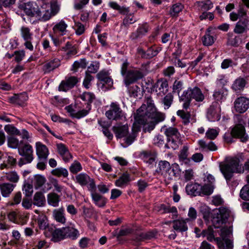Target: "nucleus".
Listing matches in <instances>:
<instances>
[{"label": "nucleus", "mask_w": 249, "mask_h": 249, "mask_svg": "<svg viewBox=\"0 0 249 249\" xmlns=\"http://www.w3.org/2000/svg\"><path fill=\"white\" fill-rule=\"evenodd\" d=\"M220 170L227 183L231 186H235L238 184L236 180L231 182L234 173H241L244 171V168L239 164V160L236 158H231L227 159L225 162L219 165Z\"/></svg>", "instance_id": "1"}, {"label": "nucleus", "mask_w": 249, "mask_h": 249, "mask_svg": "<svg viewBox=\"0 0 249 249\" xmlns=\"http://www.w3.org/2000/svg\"><path fill=\"white\" fill-rule=\"evenodd\" d=\"M205 99V96L201 89L198 87L193 88H189L187 90L184 91L183 94L180 97V100L184 102L183 107L185 109H187L191 103L192 99H194L196 102H202Z\"/></svg>", "instance_id": "2"}, {"label": "nucleus", "mask_w": 249, "mask_h": 249, "mask_svg": "<svg viewBox=\"0 0 249 249\" xmlns=\"http://www.w3.org/2000/svg\"><path fill=\"white\" fill-rule=\"evenodd\" d=\"M156 110L153 100L151 97H148L144 103L137 110L136 114L135 115V120L139 124H145L146 123L145 116Z\"/></svg>", "instance_id": "3"}, {"label": "nucleus", "mask_w": 249, "mask_h": 249, "mask_svg": "<svg viewBox=\"0 0 249 249\" xmlns=\"http://www.w3.org/2000/svg\"><path fill=\"white\" fill-rule=\"evenodd\" d=\"M21 143L22 142L21 141L18 147V154L21 156L18 162L19 167L31 163L34 159L32 146L27 143H25L23 145H21Z\"/></svg>", "instance_id": "4"}, {"label": "nucleus", "mask_w": 249, "mask_h": 249, "mask_svg": "<svg viewBox=\"0 0 249 249\" xmlns=\"http://www.w3.org/2000/svg\"><path fill=\"white\" fill-rule=\"evenodd\" d=\"M108 5L111 8L117 10L119 13L122 15H125L124 18L122 26L128 27L137 21V19L134 17L133 14H129L130 12L129 8L124 6H121L116 2L110 1L108 3Z\"/></svg>", "instance_id": "5"}, {"label": "nucleus", "mask_w": 249, "mask_h": 249, "mask_svg": "<svg viewBox=\"0 0 249 249\" xmlns=\"http://www.w3.org/2000/svg\"><path fill=\"white\" fill-rule=\"evenodd\" d=\"M107 107L108 109L106 111L105 115L108 119L118 121L125 118V114L117 103L112 102Z\"/></svg>", "instance_id": "6"}, {"label": "nucleus", "mask_w": 249, "mask_h": 249, "mask_svg": "<svg viewBox=\"0 0 249 249\" xmlns=\"http://www.w3.org/2000/svg\"><path fill=\"white\" fill-rule=\"evenodd\" d=\"M146 117L151 118L152 120L149 123H147V128L148 131H150L154 129L156 124L164 120L165 115L164 113L157 111L156 110L153 112H151L145 116L146 120H147ZM147 121H146V123L145 124H147Z\"/></svg>", "instance_id": "7"}, {"label": "nucleus", "mask_w": 249, "mask_h": 249, "mask_svg": "<svg viewBox=\"0 0 249 249\" xmlns=\"http://www.w3.org/2000/svg\"><path fill=\"white\" fill-rule=\"evenodd\" d=\"M123 82L126 87L128 88L129 85L142 79L143 77L142 71L137 70H128L127 73L123 76Z\"/></svg>", "instance_id": "8"}, {"label": "nucleus", "mask_w": 249, "mask_h": 249, "mask_svg": "<svg viewBox=\"0 0 249 249\" xmlns=\"http://www.w3.org/2000/svg\"><path fill=\"white\" fill-rule=\"evenodd\" d=\"M76 182L81 186H87L89 189L92 191L95 188V184L93 179L86 173H80L75 176Z\"/></svg>", "instance_id": "9"}, {"label": "nucleus", "mask_w": 249, "mask_h": 249, "mask_svg": "<svg viewBox=\"0 0 249 249\" xmlns=\"http://www.w3.org/2000/svg\"><path fill=\"white\" fill-rule=\"evenodd\" d=\"M230 231L229 230L222 228L221 231V236L223 238V241L221 240L220 238H217V245L219 249H233V242L229 239H225L224 237L227 234H229Z\"/></svg>", "instance_id": "10"}, {"label": "nucleus", "mask_w": 249, "mask_h": 249, "mask_svg": "<svg viewBox=\"0 0 249 249\" xmlns=\"http://www.w3.org/2000/svg\"><path fill=\"white\" fill-rule=\"evenodd\" d=\"M220 107L217 102H213L208 109L207 117L211 122L218 121L220 119Z\"/></svg>", "instance_id": "11"}, {"label": "nucleus", "mask_w": 249, "mask_h": 249, "mask_svg": "<svg viewBox=\"0 0 249 249\" xmlns=\"http://www.w3.org/2000/svg\"><path fill=\"white\" fill-rule=\"evenodd\" d=\"M234 106L237 112L244 113L249 108V99L245 97H239L235 99Z\"/></svg>", "instance_id": "12"}, {"label": "nucleus", "mask_w": 249, "mask_h": 249, "mask_svg": "<svg viewBox=\"0 0 249 249\" xmlns=\"http://www.w3.org/2000/svg\"><path fill=\"white\" fill-rule=\"evenodd\" d=\"M149 30V25L147 23L140 25L137 30L131 33L129 38L132 41H136L145 36Z\"/></svg>", "instance_id": "13"}, {"label": "nucleus", "mask_w": 249, "mask_h": 249, "mask_svg": "<svg viewBox=\"0 0 249 249\" xmlns=\"http://www.w3.org/2000/svg\"><path fill=\"white\" fill-rule=\"evenodd\" d=\"M231 135L234 137L240 139L242 142H247L249 138L246 134L245 127L241 124H237L232 128Z\"/></svg>", "instance_id": "14"}, {"label": "nucleus", "mask_w": 249, "mask_h": 249, "mask_svg": "<svg viewBox=\"0 0 249 249\" xmlns=\"http://www.w3.org/2000/svg\"><path fill=\"white\" fill-rule=\"evenodd\" d=\"M78 82L77 78L75 76L66 77L65 80L62 81L59 86V89L61 91H67L72 88Z\"/></svg>", "instance_id": "15"}, {"label": "nucleus", "mask_w": 249, "mask_h": 249, "mask_svg": "<svg viewBox=\"0 0 249 249\" xmlns=\"http://www.w3.org/2000/svg\"><path fill=\"white\" fill-rule=\"evenodd\" d=\"M57 151L61 158L65 162H69L72 159V156L68 148L63 143H59L56 144Z\"/></svg>", "instance_id": "16"}, {"label": "nucleus", "mask_w": 249, "mask_h": 249, "mask_svg": "<svg viewBox=\"0 0 249 249\" xmlns=\"http://www.w3.org/2000/svg\"><path fill=\"white\" fill-rule=\"evenodd\" d=\"M109 74V71L105 70L101 71L97 74V78L103 83L102 87H104L105 84L107 86L108 89L112 87L113 82Z\"/></svg>", "instance_id": "17"}, {"label": "nucleus", "mask_w": 249, "mask_h": 249, "mask_svg": "<svg viewBox=\"0 0 249 249\" xmlns=\"http://www.w3.org/2000/svg\"><path fill=\"white\" fill-rule=\"evenodd\" d=\"M112 130L117 138H122L127 136L128 134V126L127 124H117L112 127Z\"/></svg>", "instance_id": "18"}, {"label": "nucleus", "mask_w": 249, "mask_h": 249, "mask_svg": "<svg viewBox=\"0 0 249 249\" xmlns=\"http://www.w3.org/2000/svg\"><path fill=\"white\" fill-rule=\"evenodd\" d=\"M36 147L38 158L40 160H46L49 155V150L47 146L38 142H36Z\"/></svg>", "instance_id": "19"}, {"label": "nucleus", "mask_w": 249, "mask_h": 249, "mask_svg": "<svg viewBox=\"0 0 249 249\" xmlns=\"http://www.w3.org/2000/svg\"><path fill=\"white\" fill-rule=\"evenodd\" d=\"M137 53L142 58L150 59L157 55L159 51L157 49H154L153 47H150L145 51L142 48L139 47L137 49Z\"/></svg>", "instance_id": "20"}, {"label": "nucleus", "mask_w": 249, "mask_h": 249, "mask_svg": "<svg viewBox=\"0 0 249 249\" xmlns=\"http://www.w3.org/2000/svg\"><path fill=\"white\" fill-rule=\"evenodd\" d=\"M189 221V218L186 219H177L172 221L173 228L177 231L183 232L188 230L187 222Z\"/></svg>", "instance_id": "21"}, {"label": "nucleus", "mask_w": 249, "mask_h": 249, "mask_svg": "<svg viewBox=\"0 0 249 249\" xmlns=\"http://www.w3.org/2000/svg\"><path fill=\"white\" fill-rule=\"evenodd\" d=\"M141 156L144 162L150 165L155 162L157 154L154 151L145 150L141 153Z\"/></svg>", "instance_id": "22"}, {"label": "nucleus", "mask_w": 249, "mask_h": 249, "mask_svg": "<svg viewBox=\"0 0 249 249\" xmlns=\"http://www.w3.org/2000/svg\"><path fill=\"white\" fill-rule=\"evenodd\" d=\"M170 164L169 162L166 160L160 161L158 164V167L156 169V172L163 176L165 180L166 181L167 175L170 169Z\"/></svg>", "instance_id": "23"}, {"label": "nucleus", "mask_w": 249, "mask_h": 249, "mask_svg": "<svg viewBox=\"0 0 249 249\" xmlns=\"http://www.w3.org/2000/svg\"><path fill=\"white\" fill-rule=\"evenodd\" d=\"M199 149L202 152L213 151L217 150V147L215 144L211 141L207 142L203 140H200L198 141Z\"/></svg>", "instance_id": "24"}, {"label": "nucleus", "mask_w": 249, "mask_h": 249, "mask_svg": "<svg viewBox=\"0 0 249 249\" xmlns=\"http://www.w3.org/2000/svg\"><path fill=\"white\" fill-rule=\"evenodd\" d=\"M15 187V184L11 183H0V191L2 196L4 197H9Z\"/></svg>", "instance_id": "25"}, {"label": "nucleus", "mask_w": 249, "mask_h": 249, "mask_svg": "<svg viewBox=\"0 0 249 249\" xmlns=\"http://www.w3.org/2000/svg\"><path fill=\"white\" fill-rule=\"evenodd\" d=\"M249 25V20L247 18L240 19L236 24L234 29V32L237 34H241L246 32Z\"/></svg>", "instance_id": "26"}, {"label": "nucleus", "mask_w": 249, "mask_h": 249, "mask_svg": "<svg viewBox=\"0 0 249 249\" xmlns=\"http://www.w3.org/2000/svg\"><path fill=\"white\" fill-rule=\"evenodd\" d=\"M67 27L68 25L64 20H61L53 26V30L55 34L63 36L66 35L67 32Z\"/></svg>", "instance_id": "27"}, {"label": "nucleus", "mask_w": 249, "mask_h": 249, "mask_svg": "<svg viewBox=\"0 0 249 249\" xmlns=\"http://www.w3.org/2000/svg\"><path fill=\"white\" fill-rule=\"evenodd\" d=\"M247 84L246 80L242 77H238L233 82L231 89L236 93H240L243 90Z\"/></svg>", "instance_id": "28"}, {"label": "nucleus", "mask_w": 249, "mask_h": 249, "mask_svg": "<svg viewBox=\"0 0 249 249\" xmlns=\"http://www.w3.org/2000/svg\"><path fill=\"white\" fill-rule=\"evenodd\" d=\"M24 11L26 15L30 17H37V15H40L41 13L37 7H35L34 4L29 2L24 4Z\"/></svg>", "instance_id": "29"}, {"label": "nucleus", "mask_w": 249, "mask_h": 249, "mask_svg": "<svg viewBox=\"0 0 249 249\" xmlns=\"http://www.w3.org/2000/svg\"><path fill=\"white\" fill-rule=\"evenodd\" d=\"M64 232L65 238H69L72 240L76 239L79 236V231L72 227L64 228Z\"/></svg>", "instance_id": "30"}, {"label": "nucleus", "mask_w": 249, "mask_h": 249, "mask_svg": "<svg viewBox=\"0 0 249 249\" xmlns=\"http://www.w3.org/2000/svg\"><path fill=\"white\" fill-rule=\"evenodd\" d=\"M60 65V62L59 59L54 58L44 64L43 67V70L45 73L49 72L57 68Z\"/></svg>", "instance_id": "31"}, {"label": "nucleus", "mask_w": 249, "mask_h": 249, "mask_svg": "<svg viewBox=\"0 0 249 249\" xmlns=\"http://www.w3.org/2000/svg\"><path fill=\"white\" fill-rule=\"evenodd\" d=\"M45 203L46 199L43 194L41 192H36L33 197V204L38 207H43Z\"/></svg>", "instance_id": "32"}, {"label": "nucleus", "mask_w": 249, "mask_h": 249, "mask_svg": "<svg viewBox=\"0 0 249 249\" xmlns=\"http://www.w3.org/2000/svg\"><path fill=\"white\" fill-rule=\"evenodd\" d=\"M53 216L54 219L58 222L64 224L66 222L64 216V209L63 208L55 209L53 212Z\"/></svg>", "instance_id": "33"}, {"label": "nucleus", "mask_w": 249, "mask_h": 249, "mask_svg": "<svg viewBox=\"0 0 249 249\" xmlns=\"http://www.w3.org/2000/svg\"><path fill=\"white\" fill-rule=\"evenodd\" d=\"M180 172L179 165L177 163L172 164L170 166V169L167 175V181H169L173 179L175 177L178 176Z\"/></svg>", "instance_id": "34"}, {"label": "nucleus", "mask_w": 249, "mask_h": 249, "mask_svg": "<svg viewBox=\"0 0 249 249\" xmlns=\"http://www.w3.org/2000/svg\"><path fill=\"white\" fill-rule=\"evenodd\" d=\"M156 232L153 231L142 232L136 236L135 240L137 242L142 241L145 240H150L155 237Z\"/></svg>", "instance_id": "35"}, {"label": "nucleus", "mask_w": 249, "mask_h": 249, "mask_svg": "<svg viewBox=\"0 0 249 249\" xmlns=\"http://www.w3.org/2000/svg\"><path fill=\"white\" fill-rule=\"evenodd\" d=\"M164 134L167 137V139L176 138L180 137V134L177 128L173 127H163Z\"/></svg>", "instance_id": "36"}, {"label": "nucleus", "mask_w": 249, "mask_h": 249, "mask_svg": "<svg viewBox=\"0 0 249 249\" xmlns=\"http://www.w3.org/2000/svg\"><path fill=\"white\" fill-rule=\"evenodd\" d=\"M47 201L50 205L57 207L60 201V196L54 193H49L47 195Z\"/></svg>", "instance_id": "37"}, {"label": "nucleus", "mask_w": 249, "mask_h": 249, "mask_svg": "<svg viewBox=\"0 0 249 249\" xmlns=\"http://www.w3.org/2000/svg\"><path fill=\"white\" fill-rule=\"evenodd\" d=\"M167 142L165 144V147L167 148H172L176 149L178 148V145L180 144V137L167 139Z\"/></svg>", "instance_id": "38"}, {"label": "nucleus", "mask_w": 249, "mask_h": 249, "mask_svg": "<svg viewBox=\"0 0 249 249\" xmlns=\"http://www.w3.org/2000/svg\"><path fill=\"white\" fill-rule=\"evenodd\" d=\"M91 196L94 203L98 207H103L105 205L106 203V199L100 195L96 193H92Z\"/></svg>", "instance_id": "39"}, {"label": "nucleus", "mask_w": 249, "mask_h": 249, "mask_svg": "<svg viewBox=\"0 0 249 249\" xmlns=\"http://www.w3.org/2000/svg\"><path fill=\"white\" fill-rule=\"evenodd\" d=\"M228 95V90L222 87L220 89L216 90L213 94V96L217 101H221L226 98Z\"/></svg>", "instance_id": "40"}, {"label": "nucleus", "mask_w": 249, "mask_h": 249, "mask_svg": "<svg viewBox=\"0 0 249 249\" xmlns=\"http://www.w3.org/2000/svg\"><path fill=\"white\" fill-rule=\"evenodd\" d=\"M65 238L64 228L61 229H55L52 233V240L55 242H58Z\"/></svg>", "instance_id": "41"}, {"label": "nucleus", "mask_w": 249, "mask_h": 249, "mask_svg": "<svg viewBox=\"0 0 249 249\" xmlns=\"http://www.w3.org/2000/svg\"><path fill=\"white\" fill-rule=\"evenodd\" d=\"M183 7V5L180 3L173 4L170 9V15L172 17L178 16V14L182 10Z\"/></svg>", "instance_id": "42"}, {"label": "nucleus", "mask_w": 249, "mask_h": 249, "mask_svg": "<svg viewBox=\"0 0 249 249\" xmlns=\"http://www.w3.org/2000/svg\"><path fill=\"white\" fill-rule=\"evenodd\" d=\"M51 173L53 176L58 177H63L64 178H67L69 175L68 170L62 167H59L53 170Z\"/></svg>", "instance_id": "43"}, {"label": "nucleus", "mask_w": 249, "mask_h": 249, "mask_svg": "<svg viewBox=\"0 0 249 249\" xmlns=\"http://www.w3.org/2000/svg\"><path fill=\"white\" fill-rule=\"evenodd\" d=\"M80 98L82 100L87 102V107H90V104L95 99V95L92 93L85 92L80 95Z\"/></svg>", "instance_id": "44"}, {"label": "nucleus", "mask_w": 249, "mask_h": 249, "mask_svg": "<svg viewBox=\"0 0 249 249\" xmlns=\"http://www.w3.org/2000/svg\"><path fill=\"white\" fill-rule=\"evenodd\" d=\"M5 178L11 182L16 183L19 179V176L16 171H11L6 173Z\"/></svg>", "instance_id": "45"}, {"label": "nucleus", "mask_w": 249, "mask_h": 249, "mask_svg": "<svg viewBox=\"0 0 249 249\" xmlns=\"http://www.w3.org/2000/svg\"><path fill=\"white\" fill-rule=\"evenodd\" d=\"M209 33L210 31H208L202 37V41L205 46H211L214 42V38L212 36H211Z\"/></svg>", "instance_id": "46"}, {"label": "nucleus", "mask_w": 249, "mask_h": 249, "mask_svg": "<svg viewBox=\"0 0 249 249\" xmlns=\"http://www.w3.org/2000/svg\"><path fill=\"white\" fill-rule=\"evenodd\" d=\"M129 176L128 174H124L115 181V184L118 187H123L129 181Z\"/></svg>", "instance_id": "47"}, {"label": "nucleus", "mask_w": 249, "mask_h": 249, "mask_svg": "<svg viewBox=\"0 0 249 249\" xmlns=\"http://www.w3.org/2000/svg\"><path fill=\"white\" fill-rule=\"evenodd\" d=\"M198 5L201 10L204 12L211 9L213 7V3L210 0L199 1Z\"/></svg>", "instance_id": "48"}, {"label": "nucleus", "mask_w": 249, "mask_h": 249, "mask_svg": "<svg viewBox=\"0 0 249 249\" xmlns=\"http://www.w3.org/2000/svg\"><path fill=\"white\" fill-rule=\"evenodd\" d=\"M127 88L131 97H137L141 96V89L138 86L135 85Z\"/></svg>", "instance_id": "49"}, {"label": "nucleus", "mask_w": 249, "mask_h": 249, "mask_svg": "<svg viewBox=\"0 0 249 249\" xmlns=\"http://www.w3.org/2000/svg\"><path fill=\"white\" fill-rule=\"evenodd\" d=\"M173 101V95L171 93L166 95L162 99V103L164 106L165 109H168L171 106Z\"/></svg>", "instance_id": "50"}, {"label": "nucleus", "mask_w": 249, "mask_h": 249, "mask_svg": "<svg viewBox=\"0 0 249 249\" xmlns=\"http://www.w3.org/2000/svg\"><path fill=\"white\" fill-rule=\"evenodd\" d=\"M199 187V185L196 184H188L186 187V191L189 195L196 196L199 193L197 191Z\"/></svg>", "instance_id": "51"}, {"label": "nucleus", "mask_w": 249, "mask_h": 249, "mask_svg": "<svg viewBox=\"0 0 249 249\" xmlns=\"http://www.w3.org/2000/svg\"><path fill=\"white\" fill-rule=\"evenodd\" d=\"M227 220L223 219L221 217L216 215L213 218L212 223L215 228H219L222 227L223 224L226 222Z\"/></svg>", "instance_id": "52"}, {"label": "nucleus", "mask_w": 249, "mask_h": 249, "mask_svg": "<svg viewBox=\"0 0 249 249\" xmlns=\"http://www.w3.org/2000/svg\"><path fill=\"white\" fill-rule=\"evenodd\" d=\"M160 207L161 209L164 210V213H172L173 214V218H176L178 216V211L176 207L174 206H166L164 204H162Z\"/></svg>", "instance_id": "53"}, {"label": "nucleus", "mask_w": 249, "mask_h": 249, "mask_svg": "<svg viewBox=\"0 0 249 249\" xmlns=\"http://www.w3.org/2000/svg\"><path fill=\"white\" fill-rule=\"evenodd\" d=\"M37 223L40 229L45 230L48 227V222L45 215H39L37 218Z\"/></svg>", "instance_id": "54"}, {"label": "nucleus", "mask_w": 249, "mask_h": 249, "mask_svg": "<svg viewBox=\"0 0 249 249\" xmlns=\"http://www.w3.org/2000/svg\"><path fill=\"white\" fill-rule=\"evenodd\" d=\"M40 12L41 13L40 16L37 15L36 18L43 21H47L50 19L52 16H54L53 15L52 11L49 10H43L42 11H40Z\"/></svg>", "instance_id": "55"}, {"label": "nucleus", "mask_w": 249, "mask_h": 249, "mask_svg": "<svg viewBox=\"0 0 249 249\" xmlns=\"http://www.w3.org/2000/svg\"><path fill=\"white\" fill-rule=\"evenodd\" d=\"M188 148L186 146H184L179 155V160L182 161H184L185 163H187L190 161V160L188 158Z\"/></svg>", "instance_id": "56"}, {"label": "nucleus", "mask_w": 249, "mask_h": 249, "mask_svg": "<svg viewBox=\"0 0 249 249\" xmlns=\"http://www.w3.org/2000/svg\"><path fill=\"white\" fill-rule=\"evenodd\" d=\"M18 140L13 136L9 137L7 139V144L8 147L16 149L19 146Z\"/></svg>", "instance_id": "57"}, {"label": "nucleus", "mask_w": 249, "mask_h": 249, "mask_svg": "<svg viewBox=\"0 0 249 249\" xmlns=\"http://www.w3.org/2000/svg\"><path fill=\"white\" fill-rule=\"evenodd\" d=\"M45 178L40 175H36L35 176L34 181L35 185L36 188L41 187L46 182Z\"/></svg>", "instance_id": "58"}, {"label": "nucleus", "mask_w": 249, "mask_h": 249, "mask_svg": "<svg viewBox=\"0 0 249 249\" xmlns=\"http://www.w3.org/2000/svg\"><path fill=\"white\" fill-rule=\"evenodd\" d=\"M20 31L22 37L24 40H31L32 39V34L30 32L29 28L26 27H22Z\"/></svg>", "instance_id": "59"}, {"label": "nucleus", "mask_w": 249, "mask_h": 249, "mask_svg": "<svg viewBox=\"0 0 249 249\" xmlns=\"http://www.w3.org/2000/svg\"><path fill=\"white\" fill-rule=\"evenodd\" d=\"M200 212L203 214L204 219L206 221H209L212 214L210 208L206 206H201Z\"/></svg>", "instance_id": "60"}, {"label": "nucleus", "mask_w": 249, "mask_h": 249, "mask_svg": "<svg viewBox=\"0 0 249 249\" xmlns=\"http://www.w3.org/2000/svg\"><path fill=\"white\" fill-rule=\"evenodd\" d=\"M87 63L85 59H81L78 61H76L72 65V70L76 71L77 69L79 68L85 69L87 66Z\"/></svg>", "instance_id": "61"}, {"label": "nucleus", "mask_w": 249, "mask_h": 249, "mask_svg": "<svg viewBox=\"0 0 249 249\" xmlns=\"http://www.w3.org/2000/svg\"><path fill=\"white\" fill-rule=\"evenodd\" d=\"M82 169V167L80 163L76 160H75L70 167V171L73 174H76Z\"/></svg>", "instance_id": "62"}, {"label": "nucleus", "mask_w": 249, "mask_h": 249, "mask_svg": "<svg viewBox=\"0 0 249 249\" xmlns=\"http://www.w3.org/2000/svg\"><path fill=\"white\" fill-rule=\"evenodd\" d=\"M240 197L244 200H249V184L245 185L241 190Z\"/></svg>", "instance_id": "63"}, {"label": "nucleus", "mask_w": 249, "mask_h": 249, "mask_svg": "<svg viewBox=\"0 0 249 249\" xmlns=\"http://www.w3.org/2000/svg\"><path fill=\"white\" fill-rule=\"evenodd\" d=\"M216 215L227 220L229 216V211L225 207H220L218 209V213H217Z\"/></svg>", "instance_id": "64"}]
</instances>
